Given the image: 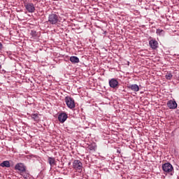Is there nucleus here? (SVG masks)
Wrapping results in <instances>:
<instances>
[{"instance_id": "obj_1", "label": "nucleus", "mask_w": 179, "mask_h": 179, "mask_svg": "<svg viewBox=\"0 0 179 179\" xmlns=\"http://www.w3.org/2000/svg\"><path fill=\"white\" fill-rule=\"evenodd\" d=\"M59 22V16L55 13H51L48 16V22L50 24H57Z\"/></svg>"}, {"instance_id": "obj_2", "label": "nucleus", "mask_w": 179, "mask_h": 179, "mask_svg": "<svg viewBox=\"0 0 179 179\" xmlns=\"http://www.w3.org/2000/svg\"><path fill=\"white\" fill-rule=\"evenodd\" d=\"M162 170L165 173L170 174V173H172L173 171L174 167H173V165H171V164H170L169 162H167L162 164Z\"/></svg>"}, {"instance_id": "obj_3", "label": "nucleus", "mask_w": 179, "mask_h": 179, "mask_svg": "<svg viewBox=\"0 0 179 179\" xmlns=\"http://www.w3.org/2000/svg\"><path fill=\"white\" fill-rule=\"evenodd\" d=\"M65 101H66V104L67 107H69V108H71V110L73 108H75V100L73 99V98H72L71 96H66Z\"/></svg>"}, {"instance_id": "obj_4", "label": "nucleus", "mask_w": 179, "mask_h": 179, "mask_svg": "<svg viewBox=\"0 0 179 179\" xmlns=\"http://www.w3.org/2000/svg\"><path fill=\"white\" fill-rule=\"evenodd\" d=\"M73 168L77 171H82L83 169V164L80 162V160H74L73 162Z\"/></svg>"}, {"instance_id": "obj_5", "label": "nucleus", "mask_w": 179, "mask_h": 179, "mask_svg": "<svg viewBox=\"0 0 179 179\" xmlns=\"http://www.w3.org/2000/svg\"><path fill=\"white\" fill-rule=\"evenodd\" d=\"M24 8L29 13H34V11L36 10V7H34L33 3H25Z\"/></svg>"}, {"instance_id": "obj_6", "label": "nucleus", "mask_w": 179, "mask_h": 179, "mask_svg": "<svg viewBox=\"0 0 179 179\" xmlns=\"http://www.w3.org/2000/svg\"><path fill=\"white\" fill-rule=\"evenodd\" d=\"M26 166L23 163H17L15 166V170H17L20 173H24L25 171Z\"/></svg>"}, {"instance_id": "obj_7", "label": "nucleus", "mask_w": 179, "mask_h": 179, "mask_svg": "<svg viewBox=\"0 0 179 179\" xmlns=\"http://www.w3.org/2000/svg\"><path fill=\"white\" fill-rule=\"evenodd\" d=\"M149 45L152 50H157L159 48V42L156 39H152L149 41Z\"/></svg>"}, {"instance_id": "obj_8", "label": "nucleus", "mask_w": 179, "mask_h": 179, "mask_svg": "<svg viewBox=\"0 0 179 179\" xmlns=\"http://www.w3.org/2000/svg\"><path fill=\"white\" fill-rule=\"evenodd\" d=\"M109 86L110 87H112V89L118 87V80H117L115 78H111L109 80Z\"/></svg>"}, {"instance_id": "obj_9", "label": "nucleus", "mask_w": 179, "mask_h": 179, "mask_svg": "<svg viewBox=\"0 0 179 179\" xmlns=\"http://www.w3.org/2000/svg\"><path fill=\"white\" fill-rule=\"evenodd\" d=\"M167 106L171 110H176V108H177V102H176V101L170 100L167 102Z\"/></svg>"}, {"instance_id": "obj_10", "label": "nucleus", "mask_w": 179, "mask_h": 179, "mask_svg": "<svg viewBox=\"0 0 179 179\" xmlns=\"http://www.w3.org/2000/svg\"><path fill=\"white\" fill-rule=\"evenodd\" d=\"M59 122L64 123L66 120H68V115L66 113H62L58 115Z\"/></svg>"}, {"instance_id": "obj_11", "label": "nucleus", "mask_w": 179, "mask_h": 179, "mask_svg": "<svg viewBox=\"0 0 179 179\" xmlns=\"http://www.w3.org/2000/svg\"><path fill=\"white\" fill-rule=\"evenodd\" d=\"M128 88L133 92H139V86H138L136 84L130 85L128 86Z\"/></svg>"}, {"instance_id": "obj_12", "label": "nucleus", "mask_w": 179, "mask_h": 179, "mask_svg": "<svg viewBox=\"0 0 179 179\" xmlns=\"http://www.w3.org/2000/svg\"><path fill=\"white\" fill-rule=\"evenodd\" d=\"M48 163L50 166V167H52V166H55V158L52 157H48Z\"/></svg>"}, {"instance_id": "obj_13", "label": "nucleus", "mask_w": 179, "mask_h": 179, "mask_svg": "<svg viewBox=\"0 0 179 179\" xmlns=\"http://www.w3.org/2000/svg\"><path fill=\"white\" fill-rule=\"evenodd\" d=\"M70 61L72 64H79V57L76 56H71L70 57Z\"/></svg>"}, {"instance_id": "obj_14", "label": "nucleus", "mask_w": 179, "mask_h": 179, "mask_svg": "<svg viewBox=\"0 0 179 179\" xmlns=\"http://www.w3.org/2000/svg\"><path fill=\"white\" fill-rule=\"evenodd\" d=\"M0 167H10V162L9 161H3L2 163L0 164Z\"/></svg>"}, {"instance_id": "obj_15", "label": "nucleus", "mask_w": 179, "mask_h": 179, "mask_svg": "<svg viewBox=\"0 0 179 179\" xmlns=\"http://www.w3.org/2000/svg\"><path fill=\"white\" fill-rule=\"evenodd\" d=\"M20 176H22L24 178H29V172L25 169V171L24 172L20 173Z\"/></svg>"}, {"instance_id": "obj_16", "label": "nucleus", "mask_w": 179, "mask_h": 179, "mask_svg": "<svg viewBox=\"0 0 179 179\" xmlns=\"http://www.w3.org/2000/svg\"><path fill=\"white\" fill-rule=\"evenodd\" d=\"M156 33L158 36H164V31L163 29H157Z\"/></svg>"}, {"instance_id": "obj_17", "label": "nucleus", "mask_w": 179, "mask_h": 179, "mask_svg": "<svg viewBox=\"0 0 179 179\" xmlns=\"http://www.w3.org/2000/svg\"><path fill=\"white\" fill-rule=\"evenodd\" d=\"M31 119L34 121L38 120V113H33L31 115Z\"/></svg>"}, {"instance_id": "obj_18", "label": "nucleus", "mask_w": 179, "mask_h": 179, "mask_svg": "<svg viewBox=\"0 0 179 179\" xmlns=\"http://www.w3.org/2000/svg\"><path fill=\"white\" fill-rule=\"evenodd\" d=\"M88 149H90V150H94L96 149V145L94 144H90L88 145Z\"/></svg>"}, {"instance_id": "obj_19", "label": "nucleus", "mask_w": 179, "mask_h": 179, "mask_svg": "<svg viewBox=\"0 0 179 179\" xmlns=\"http://www.w3.org/2000/svg\"><path fill=\"white\" fill-rule=\"evenodd\" d=\"M31 36L33 37H37V31L34 30L31 31Z\"/></svg>"}, {"instance_id": "obj_20", "label": "nucleus", "mask_w": 179, "mask_h": 179, "mask_svg": "<svg viewBox=\"0 0 179 179\" xmlns=\"http://www.w3.org/2000/svg\"><path fill=\"white\" fill-rule=\"evenodd\" d=\"M171 78H173V75H171V73H169L168 75L166 76V78L168 79L169 80H170Z\"/></svg>"}, {"instance_id": "obj_21", "label": "nucleus", "mask_w": 179, "mask_h": 179, "mask_svg": "<svg viewBox=\"0 0 179 179\" xmlns=\"http://www.w3.org/2000/svg\"><path fill=\"white\" fill-rule=\"evenodd\" d=\"M2 47H3L2 43L0 42V50H2Z\"/></svg>"}, {"instance_id": "obj_22", "label": "nucleus", "mask_w": 179, "mask_h": 179, "mask_svg": "<svg viewBox=\"0 0 179 179\" xmlns=\"http://www.w3.org/2000/svg\"><path fill=\"white\" fill-rule=\"evenodd\" d=\"M53 1H57V0H53Z\"/></svg>"}]
</instances>
